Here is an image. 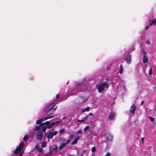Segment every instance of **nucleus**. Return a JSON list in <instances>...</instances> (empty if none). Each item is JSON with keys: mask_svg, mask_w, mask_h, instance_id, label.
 Returning a JSON list of instances; mask_svg holds the SVG:
<instances>
[{"mask_svg": "<svg viewBox=\"0 0 156 156\" xmlns=\"http://www.w3.org/2000/svg\"><path fill=\"white\" fill-rule=\"evenodd\" d=\"M91 151L92 152H94L96 151V149L95 147H94L91 148Z\"/></svg>", "mask_w": 156, "mask_h": 156, "instance_id": "a878e982", "label": "nucleus"}, {"mask_svg": "<svg viewBox=\"0 0 156 156\" xmlns=\"http://www.w3.org/2000/svg\"><path fill=\"white\" fill-rule=\"evenodd\" d=\"M81 136H80H80H77V137H76V139H75L77 140H78L80 138V137Z\"/></svg>", "mask_w": 156, "mask_h": 156, "instance_id": "37998d69", "label": "nucleus"}, {"mask_svg": "<svg viewBox=\"0 0 156 156\" xmlns=\"http://www.w3.org/2000/svg\"><path fill=\"white\" fill-rule=\"evenodd\" d=\"M77 142V140L76 139H75V140L74 141H73L71 144V145H73L74 144H76Z\"/></svg>", "mask_w": 156, "mask_h": 156, "instance_id": "bb28decb", "label": "nucleus"}, {"mask_svg": "<svg viewBox=\"0 0 156 156\" xmlns=\"http://www.w3.org/2000/svg\"><path fill=\"white\" fill-rule=\"evenodd\" d=\"M47 127H46L45 126H44L41 130L42 131H41V132H42L43 133V132H45L46 129H47Z\"/></svg>", "mask_w": 156, "mask_h": 156, "instance_id": "393cba45", "label": "nucleus"}, {"mask_svg": "<svg viewBox=\"0 0 156 156\" xmlns=\"http://www.w3.org/2000/svg\"><path fill=\"white\" fill-rule=\"evenodd\" d=\"M106 136H107L108 139H111L112 137V135L109 133H107L106 134Z\"/></svg>", "mask_w": 156, "mask_h": 156, "instance_id": "aec40b11", "label": "nucleus"}, {"mask_svg": "<svg viewBox=\"0 0 156 156\" xmlns=\"http://www.w3.org/2000/svg\"><path fill=\"white\" fill-rule=\"evenodd\" d=\"M55 123V125H58V124H59L61 123V121H56V122Z\"/></svg>", "mask_w": 156, "mask_h": 156, "instance_id": "e433bc0d", "label": "nucleus"}, {"mask_svg": "<svg viewBox=\"0 0 156 156\" xmlns=\"http://www.w3.org/2000/svg\"><path fill=\"white\" fill-rule=\"evenodd\" d=\"M149 75H151L153 74L152 69V68H151L149 70Z\"/></svg>", "mask_w": 156, "mask_h": 156, "instance_id": "cd10ccee", "label": "nucleus"}, {"mask_svg": "<svg viewBox=\"0 0 156 156\" xmlns=\"http://www.w3.org/2000/svg\"><path fill=\"white\" fill-rule=\"evenodd\" d=\"M26 156H30V155H27Z\"/></svg>", "mask_w": 156, "mask_h": 156, "instance_id": "5fc2aeb1", "label": "nucleus"}, {"mask_svg": "<svg viewBox=\"0 0 156 156\" xmlns=\"http://www.w3.org/2000/svg\"><path fill=\"white\" fill-rule=\"evenodd\" d=\"M88 118V117L87 116H86L84 117H83L82 118V120L83 121V122H84V121H86Z\"/></svg>", "mask_w": 156, "mask_h": 156, "instance_id": "5701e85b", "label": "nucleus"}, {"mask_svg": "<svg viewBox=\"0 0 156 156\" xmlns=\"http://www.w3.org/2000/svg\"><path fill=\"white\" fill-rule=\"evenodd\" d=\"M77 122H83V121L82 120H79L77 121Z\"/></svg>", "mask_w": 156, "mask_h": 156, "instance_id": "de8ad7c7", "label": "nucleus"}, {"mask_svg": "<svg viewBox=\"0 0 156 156\" xmlns=\"http://www.w3.org/2000/svg\"><path fill=\"white\" fill-rule=\"evenodd\" d=\"M144 137H143L141 138V141L142 143L144 142Z\"/></svg>", "mask_w": 156, "mask_h": 156, "instance_id": "49530a36", "label": "nucleus"}, {"mask_svg": "<svg viewBox=\"0 0 156 156\" xmlns=\"http://www.w3.org/2000/svg\"><path fill=\"white\" fill-rule=\"evenodd\" d=\"M148 61L147 57L146 55H144L143 58V62L144 63H145L147 62Z\"/></svg>", "mask_w": 156, "mask_h": 156, "instance_id": "4468645a", "label": "nucleus"}, {"mask_svg": "<svg viewBox=\"0 0 156 156\" xmlns=\"http://www.w3.org/2000/svg\"><path fill=\"white\" fill-rule=\"evenodd\" d=\"M79 96L83 101H85L87 99V98L82 95L80 94L79 95Z\"/></svg>", "mask_w": 156, "mask_h": 156, "instance_id": "9b49d317", "label": "nucleus"}, {"mask_svg": "<svg viewBox=\"0 0 156 156\" xmlns=\"http://www.w3.org/2000/svg\"><path fill=\"white\" fill-rule=\"evenodd\" d=\"M126 62L129 64L131 63L132 61V58L130 55H129L126 58Z\"/></svg>", "mask_w": 156, "mask_h": 156, "instance_id": "9d476101", "label": "nucleus"}, {"mask_svg": "<svg viewBox=\"0 0 156 156\" xmlns=\"http://www.w3.org/2000/svg\"><path fill=\"white\" fill-rule=\"evenodd\" d=\"M111 156V154L109 152H108L106 154L105 156Z\"/></svg>", "mask_w": 156, "mask_h": 156, "instance_id": "58836bf2", "label": "nucleus"}, {"mask_svg": "<svg viewBox=\"0 0 156 156\" xmlns=\"http://www.w3.org/2000/svg\"><path fill=\"white\" fill-rule=\"evenodd\" d=\"M41 129V127L39 126H36L35 128V130H38Z\"/></svg>", "mask_w": 156, "mask_h": 156, "instance_id": "b1692460", "label": "nucleus"}, {"mask_svg": "<svg viewBox=\"0 0 156 156\" xmlns=\"http://www.w3.org/2000/svg\"><path fill=\"white\" fill-rule=\"evenodd\" d=\"M115 116V113L111 110L110 112V113L109 115L108 118L111 120H113L114 119Z\"/></svg>", "mask_w": 156, "mask_h": 156, "instance_id": "0eeeda50", "label": "nucleus"}, {"mask_svg": "<svg viewBox=\"0 0 156 156\" xmlns=\"http://www.w3.org/2000/svg\"><path fill=\"white\" fill-rule=\"evenodd\" d=\"M59 98V94H58L56 95V98L57 99H58Z\"/></svg>", "mask_w": 156, "mask_h": 156, "instance_id": "ea45409f", "label": "nucleus"}, {"mask_svg": "<svg viewBox=\"0 0 156 156\" xmlns=\"http://www.w3.org/2000/svg\"><path fill=\"white\" fill-rule=\"evenodd\" d=\"M43 133L41 132V130L40 131L37 132L36 134V137L37 139L40 141L41 140L43 136Z\"/></svg>", "mask_w": 156, "mask_h": 156, "instance_id": "20e7f679", "label": "nucleus"}, {"mask_svg": "<svg viewBox=\"0 0 156 156\" xmlns=\"http://www.w3.org/2000/svg\"><path fill=\"white\" fill-rule=\"evenodd\" d=\"M146 44H150L151 42L150 41L149 39H148L146 42Z\"/></svg>", "mask_w": 156, "mask_h": 156, "instance_id": "4c0bfd02", "label": "nucleus"}, {"mask_svg": "<svg viewBox=\"0 0 156 156\" xmlns=\"http://www.w3.org/2000/svg\"><path fill=\"white\" fill-rule=\"evenodd\" d=\"M53 117V116H50L44 118H41V119H40V120H42V122L43 121H45V120H46L47 119H49L52 118Z\"/></svg>", "mask_w": 156, "mask_h": 156, "instance_id": "ddd939ff", "label": "nucleus"}, {"mask_svg": "<svg viewBox=\"0 0 156 156\" xmlns=\"http://www.w3.org/2000/svg\"><path fill=\"white\" fill-rule=\"evenodd\" d=\"M81 136H80H80H77V137H76V139H75L77 140H78L80 138V137Z\"/></svg>", "mask_w": 156, "mask_h": 156, "instance_id": "79ce46f5", "label": "nucleus"}, {"mask_svg": "<svg viewBox=\"0 0 156 156\" xmlns=\"http://www.w3.org/2000/svg\"><path fill=\"white\" fill-rule=\"evenodd\" d=\"M24 146V143L23 141H22L17 147V148L14 151L13 153L14 154H17L19 153Z\"/></svg>", "mask_w": 156, "mask_h": 156, "instance_id": "7ed1b4c3", "label": "nucleus"}, {"mask_svg": "<svg viewBox=\"0 0 156 156\" xmlns=\"http://www.w3.org/2000/svg\"><path fill=\"white\" fill-rule=\"evenodd\" d=\"M150 120L151 122H154V119L152 117H149Z\"/></svg>", "mask_w": 156, "mask_h": 156, "instance_id": "c756f323", "label": "nucleus"}, {"mask_svg": "<svg viewBox=\"0 0 156 156\" xmlns=\"http://www.w3.org/2000/svg\"><path fill=\"white\" fill-rule=\"evenodd\" d=\"M74 136L73 135H72L69 136L68 137V138H69L68 140H71V139H72L73 138V137H74Z\"/></svg>", "mask_w": 156, "mask_h": 156, "instance_id": "c85d7f7f", "label": "nucleus"}, {"mask_svg": "<svg viewBox=\"0 0 156 156\" xmlns=\"http://www.w3.org/2000/svg\"><path fill=\"white\" fill-rule=\"evenodd\" d=\"M103 83L104 84V85L105 87V86H106V87L107 88H108L109 87V85L107 83V82H103Z\"/></svg>", "mask_w": 156, "mask_h": 156, "instance_id": "6ab92c4d", "label": "nucleus"}, {"mask_svg": "<svg viewBox=\"0 0 156 156\" xmlns=\"http://www.w3.org/2000/svg\"><path fill=\"white\" fill-rule=\"evenodd\" d=\"M85 81V79H83L82 81L79 82L78 84H76V88H78L79 86H82V85L84 83Z\"/></svg>", "mask_w": 156, "mask_h": 156, "instance_id": "1a4fd4ad", "label": "nucleus"}, {"mask_svg": "<svg viewBox=\"0 0 156 156\" xmlns=\"http://www.w3.org/2000/svg\"><path fill=\"white\" fill-rule=\"evenodd\" d=\"M57 149V146L56 145H54L52 147H50V150L51 151H52L54 150L56 151Z\"/></svg>", "mask_w": 156, "mask_h": 156, "instance_id": "f8f14e48", "label": "nucleus"}, {"mask_svg": "<svg viewBox=\"0 0 156 156\" xmlns=\"http://www.w3.org/2000/svg\"><path fill=\"white\" fill-rule=\"evenodd\" d=\"M45 124H44V122H43V123H41L40 124V126H43V125Z\"/></svg>", "mask_w": 156, "mask_h": 156, "instance_id": "a19ab883", "label": "nucleus"}, {"mask_svg": "<svg viewBox=\"0 0 156 156\" xmlns=\"http://www.w3.org/2000/svg\"><path fill=\"white\" fill-rule=\"evenodd\" d=\"M148 27H149V26H147V27H146V30H147V29H148Z\"/></svg>", "mask_w": 156, "mask_h": 156, "instance_id": "603ef678", "label": "nucleus"}, {"mask_svg": "<svg viewBox=\"0 0 156 156\" xmlns=\"http://www.w3.org/2000/svg\"><path fill=\"white\" fill-rule=\"evenodd\" d=\"M144 101H142L141 102V103H140L141 105H142L143 104H144Z\"/></svg>", "mask_w": 156, "mask_h": 156, "instance_id": "09e8293b", "label": "nucleus"}, {"mask_svg": "<svg viewBox=\"0 0 156 156\" xmlns=\"http://www.w3.org/2000/svg\"><path fill=\"white\" fill-rule=\"evenodd\" d=\"M44 124H46V125L47 126L50 124V122L48 121H46V122H44Z\"/></svg>", "mask_w": 156, "mask_h": 156, "instance_id": "473e14b6", "label": "nucleus"}, {"mask_svg": "<svg viewBox=\"0 0 156 156\" xmlns=\"http://www.w3.org/2000/svg\"><path fill=\"white\" fill-rule=\"evenodd\" d=\"M152 21L153 22V23L155 25H156V19H154L152 20Z\"/></svg>", "mask_w": 156, "mask_h": 156, "instance_id": "f704fd0d", "label": "nucleus"}, {"mask_svg": "<svg viewBox=\"0 0 156 156\" xmlns=\"http://www.w3.org/2000/svg\"><path fill=\"white\" fill-rule=\"evenodd\" d=\"M57 131H52L50 132L47 136V137L48 139H51L52 138L54 135L57 134Z\"/></svg>", "mask_w": 156, "mask_h": 156, "instance_id": "39448f33", "label": "nucleus"}, {"mask_svg": "<svg viewBox=\"0 0 156 156\" xmlns=\"http://www.w3.org/2000/svg\"><path fill=\"white\" fill-rule=\"evenodd\" d=\"M89 114L90 116H93V115L92 113H90Z\"/></svg>", "mask_w": 156, "mask_h": 156, "instance_id": "3c124183", "label": "nucleus"}, {"mask_svg": "<svg viewBox=\"0 0 156 156\" xmlns=\"http://www.w3.org/2000/svg\"><path fill=\"white\" fill-rule=\"evenodd\" d=\"M59 142L61 144L58 147V148L59 151H61L66 145L68 144L70 142V140H66L65 138H62L60 139Z\"/></svg>", "mask_w": 156, "mask_h": 156, "instance_id": "f03ea898", "label": "nucleus"}, {"mask_svg": "<svg viewBox=\"0 0 156 156\" xmlns=\"http://www.w3.org/2000/svg\"><path fill=\"white\" fill-rule=\"evenodd\" d=\"M42 122V120H38L36 121V123L37 124H40Z\"/></svg>", "mask_w": 156, "mask_h": 156, "instance_id": "7c9ffc66", "label": "nucleus"}, {"mask_svg": "<svg viewBox=\"0 0 156 156\" xmlns=\"http://www.w3.org/2000/svg\"><path fill=\"white\" fill-rule=\"evenodd\" d=\"M98 91L99 93H101L105 89L104 84L101 83L98 87Z\"/></svg>", "mask_w": 156, "mask_h": 156, "instance_id": "423d86ee", "label": "nucleus"}, {"mask_svg": "<svg viewBox=\"0 0 156 156\" xmlns=\"http://www.w3.org/2000/svg\"><path fill=\"white\" fill-rule=\"evenodd\" d=\"M65 132V130L64 129H62L60 131V133L61 134L63 132Z\"/></svg>", "mask_w": 156, "mask_h": 156, "instance_id": "c9c22d12", "label": "nucleus"}, {"mask_svg": "<svg viewBox=\"0 0 156 156\" xmlns=\"http://www.w3.org/2000/svg\"><path fill=\"white\" fill-rule=\"evenodd\" d=\"M77 133H78L79 134H80V136H81V135H82V133H81V130L80 129L77 132Z\"/></svg>", "mask_w": 156, "mask_h": 156, "instance_id": "72a5a7b5", "label": "nucleus"}, {"mask_svg": "<svg viewBox=\"0 0 156 156\" xmlns=\"http://www.w3.org/2000/svg\"><path fill=\"white\" fill-rule=\"evenodd\" d=\"M136 109V107L135 105L132 106L130 108V112L133 114L135 113V112Z\"/></svg>", "mask_w": 156, "mask_h": 156, "instance_id": "6e6552de", "label": "nucleus"}, {"mask_svg": "<svg viewBox=\"0 0 156 156\" xmlns=\"http://www.w3.org/2000/svg\"><path fill=\"white\" fill-rule=\"evenodd\" d=\"M54 125H55V122H52L51 123V124L50 125H49L47 126V127L48 129H50L52 128Z\"/></svg>", "mask_w": 156, "mask_h": 156, "instance_id": "2eb2a0df", "label": "nucleus"}, {"mask_svg": "<svg viewBox=\"0 0 156 156\" xmlns=\"http://www.w3.org/2000/svg\"><path fill=\"white\" fill-rule=\"evenodd\" d=\"M146 54V52L145 51H144L143 52V54L144 55H145Z\"/></svg>", "mask_w": 156, "mask_h": 156, "instance_id": "c03bdc74", "label": "nucleus"}, {"mask_svg": "<svg viewBox=\"0 0 156 156\" xmlns=\"http://www.w3.org/2000/svg\"><path fill=\"white\" fill-rule=\"evenodd\" d=\"M36 149L37 151H39L41 153H42L43 151L42 149L38 146L36 147Z\"/></svg>", "mask_w": 156, "mask_h": 156, "instance_id": "dca6fc26", "label": "nucleus"}, {"mask_svg": "<svg viewBox=\"0 0 156 156\" xmlns=\"http://www.w3.org/2000/svg\"><path fill=\"white\" fill-rule=\"evenodd\" d=\"M89 129V126H86L84 128V131L85 132L86 131V130H88Z\"/></svg>", "mask_w": 156, "mask_h": 156, "instance_id": "2f4dec72", "label": "nucleus"}, {"mask_svg": "<svg viewBox=\"0 0 156 156\" xmlns=\"http://www.w3.org/2000/svg\"><path fill=\"white\" fill-rule=\"evenodd\" d=\"M153 24V22L152 21H151L150 23V25H152Z\"/></svg>", "mask_w": 156, "mask_h": 156, "instance_id": "a18cd8bd", "label": "nucleus"}, {"mask_svg": "<svg viewBox=\"0 0 156 156\" xmlns=\"http://www.w3.org/2000/svg\"><path fill=\"white\" fill-rule=\"evenodd\" d=\"M123 71V66L122 64H121L120 66V68L119 69V73L120 74H122Z\"/></svg>", "mask_w": 156, "mask_h": 156, "instance_id": "f3484780", "label": "nucleus"}, {"mask_svg": "<svg viewBox=\"0 0 156 156\" xmlns=\"http://www.w3.org/2000/svg\"><path fill=\"white\" fill-rule=\"evenodd\" d=\"M92 156H95L94 154V153L93 154Z\"/></svg>", "mask_w": 156, "mask_h": 156, "instance_id": "864d4df0", "label": "nucleus"}, {"mask_svg": "<svg viewBox=\"0 0 156 156\" xmlns=\"http://www.w3.org/2000/svg\"><path fill=\"white\" fill-rule=\"evenodd\" d=\"M28 137V135H25L23 138V140L25 141H26L27 140Z\"/></svg>", "mask_w": 156, "mask_h": 156, "instance_id": "412c9836", "label": "nucleus"}, {"mask_svg": "<svg viewBox=\"0 0 156 156\" xmlns=\"http://www.w3.org/2000/svg\"><path fill=\"white\" fill-rule=\"evenodd\" d=\"M47 143L45 142H43L41 146L42 147H46Z\"/></svg>", "mask_w": 156, "mask_h": 156, "instance_id": "4be33fe9", "label": "nucleus"}, {"mask_svg": "<svg viewBox=\"0 0 156 156\" xmlns=\"http://www.w3.org/2000/svg\"><path fill=\"white\" fill-rule=\"evenodd\" d=\"M55 103H52L50 105H47L45 107L46 113L48 115H50L53 113L57 109V107H55Z\"/></svg>", "mask_w": 156, "mask_h": 156, "instance_id": "f257e3e1", "label": "nucleus"}, {"mask_svg": "<svg viewBox=\"0 0 156 156\" xmlns=\"http://www.w3.org/2000/svg\"><path fill=\"white\" fill-rule=\"evenodd\" d=\"M22 153H20V154L18 156H22Z\"/></svg>", "mask_w": 156, "mask_h": 156, "instance_id": "8fccbe9b", "label": "nucleus"}, {"mask_svg": "<svg viewBox=\"0 0 156 156\" xmlns=\"http://www.w3.org/2000/svg\"><path fill=\"white\" fill-rule=\"evenodd\" d=\"M90 109V107H87L86 108H85L82 110V112H86L89 111V109Z\"/></svg>", "mask_w": 156, "mask_h": 156, "instance_id": "a211bd4d", "label": "nucleus"}]
</instances>
